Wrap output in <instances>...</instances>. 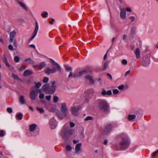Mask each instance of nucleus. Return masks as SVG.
<instances>
[{"label": "nucleus", "instance_id": "f257e3e1", "mask_svg": "<svg viewBox=\"0 0 158 158\" xmlns=\"http://www.w3.org/2000/svg\"><path fill=\"white\" fill-rule=\"evenodd\" d=\"M118 139L121 140L119 143V147L121 150L126 149L130 145V142L128 137L125 133H121L119 135Z\"/></svg>", "mask_w": 158, "mask_h": 158}, {"label": "nucleus", "instance_id": "f03ea898", "mask_svg": "<svg viewBox=\"0 0 158 158\" xmlns=\"http://www.w3.org/2000/svg\"><path fill=\"white\" fill-rule=\"evenodd\" d=\"M74 130L69 128L66 127L64 125L62 128L60 133L61 138L64 140L66 141L69 139L70 136L73 135Z\"/></svg>", "mask_w": 158, "mask_h": 158}, {"label": "nucleus", "instance_id": "7ed1b4c3", "mask_svg": "<svg viewBox=\"0 0 158 158\" xmlns=\"http://www.w3.org/2000/svg\"><path fill=\"white\" fill-rule=\"evenodd\" d=\"M37 125L35 124L30 125L26 132V134L28 136H35L38 134L39 130L37 129Z\"/></svg>", "mask_w": 158, "mask_h": 158}, {"label": "nucleus", "instance_id": "20e7f679", "mask_svg": "<svg viewBox=\"0 0 158 158\" xmlns=\"http://www.w3.org/2000/svg\"><path fill=\"white\" fill-rule=\"evenodd\" d=\"M98 107L102 111H105L107 110L109 107L108 103L106 100L100 99L98 100Z\"/></svg>", "mask_w": 158, "mask_h": 158}, {"label": "nucleus", "instance_id": "39448f33", "mask_svg": "<svg viewBox=\"0 0 158 158\" xmlns=\"http://www.w3.org/2000/svg\"><path fill=\"white\" fill-rule=\"evenodd\" d=\"M46 107L50 111L54 112L56 111V114L57 116L60 119H62L66 116V115L64 113H61L59 110L54 108H52L51 106H49L48 105L46 106Z\"/></svg>", "mask_w": 158, "mask_h": 158}, {"label": "nucleus", "instance_id": "423d86ee", "mask_svg": "<svg viewBox=\"0 0 158 158\" xmlns=\"http://www.w3.org/2000/svg\"><path fill=\"white\" fill-rule=\"evenodd\" d=\"M150 63V56H147L144 57L142 60V65L144 67H147L149 66Z\"/></svg>", "mask_w": 158, "mask_h": 158}, {"label": "nucleus", "instance_id": "0eeeda50", "mask_svg": "<svg viewBox=\"0 0 158 158\" xmlns=\"http://www.w3.org/2000/svg\"><path fill=\"white\" fill-rule=\"evenodd\" d=\"M39 89H32L30 93V95L31 98L32 100L36 99L38 93Z\"/></svg>", "mask_w": 158, "mask_h": 158}, {"label": "nucleus", "instance_id": "6e6552de", "mask_svg": "<svg viewBox=\"0 0 158 158\" xmlns=\"http://www.w3.org/2000/svg\"><path fill=\"white\" fill-rule=\"evenodd\" d=\"M80 108V107L79 106H75L73 105L71 108V113L73 115H77L78 114V111Z\"/></svg>", "mask_w": 158, "mask_h": 158}, {"label": "nucleus", "instance_id": "1a4fd4ad", "mask_svg": "<svg viewBox=\"0 0 158 158\" xmlns=\"http://www.w3.org/2000/svg\"><path fill=\"white\" fill-rule=\"evenodd\" d=\"M57 122L55 119L54 117L50 119L49 121V125L51 129H54L57 126Z\"/></svg>", "mask_w": 158, "mask_h": 158}, {"label": "nucleus", "instance_id": "9d476101", "mask_svg": "<svg viewBox=\"0 0 158 158\" xmlns=\"http://www.w3.org/2000/svg\"><path fill=\"white\" fill-rule=\"evenodd\" d=\"M55 84V82L54 81H52V85L50 86H49L48 94H52L54 93L56 88Z\"/></svg>", "mask_w": 158, "mask_h": 158}, {"label": "nucleus", "instance_id": "9b49d317", "mask_svg": "<svg viewBox=\"0 0 158 158\" xmlns=\"http://www.w3.org/2000/svg\"><path fill=\"white\" fill-rule=\"evenodd\" d=\"M35 24V27L33 33V35L30 39L31 40H32L35 37L39 29V25L38 22H36Z\"/></svg>", "mask_w": 158, "mask_h": 158}, {"label": "nucleus", "instance_id": "f8f14e48", "mask_svg": "<svg viewBox=\"0 0 158 158\" xmlns=\"http://www.w3.org/2000/svg\"><path fill=\"white\" fill-rule=\"evenodd\" d=\"M82 143H81L77 144L75 147V155L79 154L80 152H81V146Z\"/></svg>", "mask_w": 158, "mask_h": 158}, {"label": "nucleus", "instance_id": "ddd939ff", "mask_svg": "<svg viewBox=\"0 0 158 158\" xmlns=\"http://www.w3.org/2000/svg\"><path fill=\"white\" fill-rule=\"evenodd\" d=\"M60 110L63 113H67L68 110L65 103H62L61 104Z\"/></svg>", "mask_w": 158, "mask_h": 158}, {"label": "nucleus", "instance_id": "4468645a", "mask_svg": "<svg viewBox=\"0 0 158 158\" xmlns=\"http://www.w3.org/2000/svg\"><path fill=\"white\" fill-rule=\"evenodd\" d=\"M56 71V68L54 67H53L52 69L47 67L45 70V73L48 74L53 73H55Z\"/></svg>", "mask_w": 158, "mask_h": 158}, {"label": "nucleus", "instance_id": "2eb2a0df", "mask_svg": "<svg viewBox=\"0 0 158 158\" xmlns=\"http://www.w3.org/2000/svg\"><path fill=\"white\" fill-rule=\"evenodd\" d=\"M86 72V70H84L76 73L73 75V77L75 78L79 77L81 76L83 74H85Z\"/></svg>", "mask_w": 158, "mask_h": 158}, {"label": "nucleus", "instance_id": "dca6fc26", "mask_svg": "<svg viewBox=\"0 0 158 158\" xmlns=\"http://www.w3.org/2000/svg\"><path fill=\"white\" fill-rule=\"evenodd\" d=\"M113 128V125L112 124H108L105 127L104 131L106 133H107L111 131Z\"/></svg>", "mask_w": 158, "mask_h": 158}, {"label": "nucleus", "instance_id": "f3484780", "mask_svg": "<svg viewBox=\"0 0 158 158\" xmlns=\"http://www.w3.org/2000/svg\"><path fill=\"white\" fill-rule=\"evenodd\" d=\"M120 17L122 19H125L126 18V11L124 9H121L120 13Z\"/></svg>", "mask_w": 158, "mask_h": 158}, {"label": "nucleus", "instance_id": "a211bd4d", "mask_svg": "<svg viewBox=\"0 0 158 158\" xmlns=\"http://www.w3.org/2000/svg\"><path fill=\"white\" fill-rule=\"evenodd\" d=\"M101 94L103 96H105L106 95H112V93L111 90L106 91L105 89H103L101 92Z\"/></svg>", "mask_w": 158, "mask_h": 158}, {"label": "nucleus", "instance_id": "6ab92c4d", "mask_svg": "<svg viewBox=\"0 0 158 158\" xmlns=\"http://www.w3.org/2000/svg\"><path fill=\"white\" fill-rule=\"evenodd\" d=\"M85 78L86 79L89 81V83L91 84H93L94 83V81L93 77L87 75L85 76Z\"/></svg>", "mask_w": 158, "mask_h": 158}, {"label": "nucleus", "instance_id": "aec40b11", "mask_svg": "<svg viewBox=\"0 0 158 158\" xmlns=\"http://www.w3.org/2000/svg\"><path fill=\"white\" fill-rule=\"evenodd\" d=\"M33 74L32 72L30 70H26L23 73V75L25 77H26L29 75H31Z\"/></svg>", "mask_w": 158, "mask_h": 158}, {"label": "nucleus", "instance_id": "412c9836", "mask_svg": "<svg viewBox=\"0 0 158 158\" xmlns=\"http://www.w3.org/2000/svg\"><path fill=\"white\" fill-rule=\"evenodd\" d=\"M16 34V32L15 31H13L10 32V43L13 42V40L15 38Z\"/></svg>", "mask_w": 158, "mask_h": 158}, {"label": "nucleus", "instance_id": "4be33fe9", "mask_svg": "<svg viewBox=\"0 0 158 158\" xmlns=\"http://www.w3.org/2000/svg\"><path fill=\"white\" fill-rule=\"evenodd\" d=\"M49 85L48 84H45L42 86L43 89L48 94V88L49 87Z\"/></svg>", "mask_w": 158, "mask_h": 158}, {"label": "nucleus", "instance_id": "5701e85b", "mask_svg": "<svg viewBox=\"0 0 158 158\" xmlns=\"http://www.w3.org/2000/svg\"><path fill=\"white\" fill-rule=\"evenodd\" d=\"M136 28L135 26H133L131 27L130 32V34L131 36L135 34L136 31Z\"/></svg>", "mask_w": 158, "mask_h": 158}, {"label": "nucleus", "instance_id": "b1692460", "mask_svg": "<svg viewBox=\"0 0 158 158\" xmlns=\"http://www.w3.org/2000/svg\"><path fill=\"white\" fill-rule=\"evenodd\" d=\"M51 60L54 63H55L56 67V70L60 72L61 71V67L60 65L57 63L55 62L52 59H51Z\"/></svg>", "mask_w": 158, "mask_h": 158}, {"label": "nucleus", "instance_id": "393cba45", "mask_svg": "<svg viewBox=\"0 0 158 158\" xmlns=\"http://www.w3.org/2000/svg\"><path fill=\"white\" fill-rule=\"evenodd\" d=\"M136 117V116L134 114H129L127 117V119L129 121H131L134 119Z\"/></svg>", "mask_w": 158, "mask_h": 158}, {"label": "nucleus", "instance_id": "a878e982", "mask_svg": "<svg viewBox=\"0 0 158 158\" xmlns=\"http://www.w3.org/2000/svg\"><path fill=\"white\" fill-rule=\"evenodd\" d=\"M18 3L26 11H27V9L26 5L23 3L20 2L19 1H18Z\"/></svg>", "mask_w": 158, "mask_h": 158}, {"label": "nucleus", "instance_id": "bb28decb", "mask_svg": "<svg viewBox=\"0 0 158 158\" xmlns=\"http://www.w3.org/2000/svg\"><path fill=\"white\" fill-rule=\"evenodd\" d=\"M38 93L40 94L39 98L40 99H43L44 97V94L43 93L41 89H39Z\"/></svg>", "mask_w": 158, "mask_h": 158}, {"label": "nucleus", "instance_id": "cd10ccee", "mask_svg": "<svg viewBox=\"0 0 158 158\" xmlns=\"http://www.w3.org/2000/svg\"><path fill=\"white\" fill-rule=\"evenodd\" d=\"M13 44L14 46L10 44V49H15L17 46L16 42L15 40H14L13 42Z\"/></svg>", "mask_w": 158, "mask_h": 158}, {"label": "nucleus", "instance_id": "c85d7f7f", "mask_svg": "<svg viewBox=\"0 0 158 158\" xmlns=\"http://www.w3.org/2000/svg\"><path fill=\"white\" fill-rule=\"evenodd\" d=\"M135 53L137 59H139L140 57V50H135Z\"/></svg>", "mask_w": 158, "mask_h": 158}, {"label": "nucleus", "instance_id": "c756f323", "mask_svg": "<svg viewBox=\"0 0 158 158\" xmlns=\"http://www.w3.org/2000/svg\"><path fill=\"white\" fill-rule=\"evenodd\" d=\"M46 64L44 62H43L38 65V68L40 70H41L44 68Z\"/></svg>", "mask_w": 158, "mask_h": 158}, {"label": "nucleus", "instance_id": "7c9ffc66", "mask_svg": "<svg viewBox=\"0 0 158 158\" xmlns=\"http://www.w3.org/2000/svg\"><path fill=\"white\" fill-rule=\"evenodd\" d=\"M19 101L20 103L22 104H24L25 103L24 99V97L23 96H21L20 97Z\"/></svg>", "mask_w": 158, "mask_h": 158}, {"label": "nucleus", "instance_id": "2f4dec72", "mask_svg": "<svg viewBox=\"0 0 158 158\" xmlns=\"http://www.w3.org/2000/svg\"><path fill=\"white\" fill-rule=\"evenodd\" d=\"M24 61L28 62L30 64H34V62L30 58H28L26 59Z\"/></svg>", "mask_w": 158, "mask_h": 158}, {"label": "nucleus", "instance_id": "473e14b6", "mask_svg": "<svg viewBox=\"0 0 158 158\" xmlns=\"http://www.w3.org/2000/svg\"><path fill=\"white\" fill-rule=\"evenodd\" d=\"M129 19L130 20V23H131L133 22H135L136 20V18L135 16H132L129 17Z\"/></svg>", "mask_w": 158, "mask_h": 158}, {"label": "nucleus", "instance_id": "72a5a7b5", "mask_svg": "<svg viewBox=\"0 0 158 158\" xmlns=\"http://www.w3.org/2000/svg\"><path fill=\"white\" fill-rule=\"evenodd\" d=\"M23 114L22 113L17 114L16 115V117L19 120H21L22 119Z\"/></svg>", "mask_w": 158, "mask_h": 158}, {"label": "nucleus", "instance_id": "f704fd0d", "mask_svg": "<svg viewBox=\"0 0 158 158\" xmlns=\"http://www.w3.org/2000/svg\"><path fill=\"white\" fill-rule=\"evenodd\" d=\"M35 87L36 88H39L41 85V83L40 82H38L37 83L35 82Z\"/></svg>", "mask_w": 158, "mask_h": 158}, {"label": "nucleus", "instance_id": "c9c22d12", "mask_svg": "<svg viewBox=\"0 0 158 158\" xmlns=\"http://www.w3.org/2000/svg\"><path fill=\"white\" fill-rule=\"evenodd\" d=\"M72 149V147L69 145H67L66 147V150L67 151L70 152Z\"/></svg>", "mask_w": 158, "mask_h": 158}, {"label": "nucleus", "instance_id": "e433bc0d", "mask_svg": "<svg viewBox=\"0 0 158 158\" xmlns=\"http://www.w3.org/2000/svg\"><path fill=\"white\" fill-rule=\"evenodd\" d=\"M3 60H4V62L5 63L6 65L7 66V67H9V64L8 63V62H7V59H6V57L5 56H4V59H3Z\"/></svg>", "mask_w": 158, "mask_h": 158}, {"label": "nucleus", "instance_id": "4c0bfd02", "mask_svg": "<svg viewBox=\"0 0 158 158\" xmlns=\"http://www.w3.org/2000/svg\"><path fill=\"white\" fill-rule=\"evenodd\" d=\"M112 91L114 94H117L119 92V90L117 89H113Z\"/></svg>", "mask_w": 158, "mask_h": 158}, {"label": "nucleus", "instance_id": "58836bf2", "mask_svg": "<svg viewBox=\"0 0 158 158\" xmlns=\"http://www.w3.org/2000/svg\"><path fill=\"white\" fill-rule=\"evenodd\" d=\"M36 109L40 113H43L44 112V110L42 108H39L38 107H36Z\"/></svg>", "mask_w": 158, "mask_h": 158}, {"label": "nucleus", "instance_id": "ea45409f", "mask_svg": "<svg viewBox=\"0 0 158 158\" xmlns=\"http://www.w3.org/2000/svg\"><path fill=\"white\" fill-rule=\"evenodd\" d=\"M58 98L57 96H54L53 97V102L54 103H56L58 100Z\"/></svg>", "mask_w": 158, "mask_h": 158}, {"label": "nucleus", "instance_id": "a19ab883", "mask_svg": "<svg viewBox=\"0 0 158 158\" xmlns=\"http://www.w3.org/2000/svg\"><path fill=\"white\" fill-rule=\"evenodd\" d=\"M19 57L16 56L14 57V60L16 62H19Z\"/></svg>", "mask_w": 158, "mask_h": 158}, {"label": "nucleus", "instance_id": "79ce46f5", "mask_svg": "<svg viewBox=\"0 0 158 158\" xmlns=\"http://www.w3.org/2000/svg\"><path fill=\"white\" fill-rule=\"evenodd\" d=\"M108 62H106L104 64L103 69V70L106 69L107 67L108 66Z\"/></svg>", "mask_w": 158, "mask_h": 158}, {"label": "nucleus", "instance_id": "37998d69", "mask_svg": "<svg viewBox=\"0 0 158 158\" xmlns=\"http://www.w3.org/2000/svg\"><path fill=\"white\" fill-rule=\"evenodd\" d=\"M93 119L92 117L90 116H87L85 119V121H88L91 120Z\"/></svg>", "mask_w": 158, "mask_h": 158}, {"label": "nucleus", "instance_id": "c03bdc74", "mask_svg": "<svg viewBox=\"0 0 158 158\" xmlns=\"http://www.w3.org/2000/svg\"><path fill=\"white\" fill-rule=\"evenodd\" d=\"M123 65H126L127 64V61L126 59H123L121 61Z\"/></svg>", "mask_w": 158, "mask_h": 158}, {"label": "nucleus", "instance_id": "a18cd8bd", "mask_svg": "<svg viewBox=\"0 0 158 158\" xmlns=\"http://www.w3.org/2000/svg\"><path fill=\"white\" fill-rule=\"evenodd\" d=\"M48 81V78L46 77H44L43 80V82L44 83H47Z\"/></svg>", "mask_w": 158, "mask_h": 158}, {"label": "nucleus", "instance_id": "49530a36", "mask_svg": "<svg viewBox=\"0 0 158 158\" xmlns=\"http://www.w3.org/2000/svg\"><path fill=\"white\" fill-rule=\"evenodd\" d=\"M48 15V13L46 12H45L42 14V16L44 18H46Z\"/></svg>", "mask_w": 158, "mask_h": 158}, {"label": "nucleus", "instance_id": "de8ad7c7", "mask_svg": "<svg viewBox=\"0 0 158 158\" xmlns=\"http://www.w3.org/2000/svg\"><path fill=\"white\" fill-rule=\"evenodd\" d=\"M27 68V67L25 65H23L19 69V70L20 71H22L23 70Z\"/></svg>", "mask_w": 158, "mask_h": 158}, {"label": "nucleus", "instance_id": "09e8293b", "mask_svg": "<svg viewBox=\"0 0 158 158\" xmlns=\"http://www.w3.org/2000/svg\"><path fill=\"white\" fill-rule=\"evenodd\" d=\"M12 77L13 78L15 79H19V78L18 77V76L15 74H13L12 75Z\"/></svg>", "mask_w": 158, "mask_h": 158}, {"label": "nucleus", "instance_id": "8fccbe9b", "mask_svg": "<svg viewBox=\"0 0 158 158\" xmlns=\"http://www.w3.org/2000/svg\"><path fill=\"white\" fill-rule=\"evenodd\" d=\"M5 132L4 131H0V137H3L4 135Z\"/></svg>", "mask_w": 158, "mask_h": 158}, {"label": "nucleus", "instance_id": "3c124183", "mask_svg": "<svg viewBox=\"0 0 158 158\" xmlns=\"http://www.w3.org/2000/svg\"><path fill=\"white\" fill-rule=\"evenodd\" d=\"M118 88L119 90H122L124 89V85H121L118 86Z\"/></svg>", "mask_w": 158, "mask_h": 158}, {"label": "nucleus", "instance_id": "603ef678", "mask_svg": "<svg viewBox=\"0 0 158 158\" xmlns=\"http://www.w3.org/2000/svg\"><path fill=\"white\" fill-rule=\"evenodd\" d=\"M69 125L70 126V127L71 128L75 126V124L74 123L72 122H70Z\"/></svg>", "mask_w": 158, "mask_h": 158}, {"label": "nucleus", "instance_id": "864d4df0", "mask_svg": "<svg viewBox=\"0 0 158 158\" xmlns=\"http://www.w3.org/2000/svg\"><path fill=\"white\" fill-rule=\"evenodd\" d=\"M46 98L47 100L50 101L51 98V95L47 96L46 97Z\"/></svg>", "mask_w": 158, "mask_h": 158}, {"label": "nucleus", "instance_id": "5fc2aeb1", "mask_svg": "<svg viewBox=\"0 0 158 158\" xmlns=\"http://www.w3.org/2000/svg\"><path fill=\"white\" fill-rule=\"evenodd\" d=\"M66 69L68 71H70L72 69V68L70 67L66 66L65 67Z\"/></svg>", "mask_w": 158, "mask_h": 158}, {"label": "nucleus", "instance_id": "6e6d98bb", "mask_svg": "<svg viewBox=\"0 0 158 158\" xmlns=\"http://www.w3.org/2000/svg\"><path fill=\"white\" fill-rule=\"evenodd\" d=\"M107 76L110 79V80L112 79V77L111 75L109 73L107 74Z\"/></svg>", "mask_w": 158, "mask_h": 158}, {"label": "nucleus", "instance_id": "4d7b16f0", "mask_svg": "<svg viewBox=\"0 0 158 158\" xmlns=\"http://www.w3.org/2000/svg\"><path fill=\"white\" fill-rule=\"evenodd\" d=\"M130 70L127 71L125 73V76L126 77L127 75H129L130 73Z\"/></svg>", "mask_w": 158, "mask_h": 158}, {"label": "nucleus", "instance_id": "13d9d810", "mask_svg": "<svg viewBox=\"0 0 158 158\" xmlns=\"http://www.w3.org/2000/svg\"><path fill=\"white\" fill-rule=\"evenodd\" d=\"M108 52H109V50H108L107 51L106 53L104 55V58H103L104 60H105L106 59L107 56V53Z\"/></svg>", "mask_w": 158, "mask_h": 158}, {"label": "nucleus", "instance_id": "bf43d9fd", "mask_svg": "<svg viewBox=\"0 0 158 158\" xmlns=\"http://www.w3.org/2000/svg\"><path fill=\"white\" fill-rule=\"evenodd\" d=\"M127 35L126 34H124L123 35V40H126V38H127Z\"/></svg>", "mask_w": 158, "mask_h": 158}, {"label": "nucleus", "instance_id": "052dcab7", "mask_svg": "<svg viewBox=\"0 0 158 158\" xmlns=\"http://www.w3.org/2000/svg\"><path fill=\"white\" fill-rule=\"evenodd\" d=\"M54 19H51V21L49 22L50 24H53V23L54 21Z\"/></svg>", "mask_w": 158, "mask_h": 158}, {"label": "nucleus", "instance_id": "680f3d73", "mask_svg": "<svg viewBox=\"0 0 158 158\" xmlns=\"http://www.w3.org/2000/svg\"><path fill=\"white\" fill-rule=\"evenodd\" d=\"M126 10L127 12H131V9L129 8H126Z\"/></svg>", "mask_w": 158, "mask_h": 158}, {"label": "nucleus", "instance_id": "e2e57ef3", "mask_svg": "<svg viewBox=\"0 0 158 158\" xmlns=\"http://www.w3.org/2000/svg\"><path fill=\"white\" fill-rule=\"evenodd\" d=\"M157 154V152H156V151L155 152L152 153V157H154Z\"/></svg>", "mask_w": 158, "mask_h": 158}, {"label": "nucleus", "instance_id": "0e129e2a", "mask_svg": "<svg viewBox=\"0 0 158 158\" xmlns=\"http://www.w3.org/2000/svg\"><path fill=\"white\" fill-rule=\"evenodd\" d=\"M72 76L73 77V73L72 72H71L69 73V75L68 77H71Z\"/></svg>", "mask_w": 158, "mask_h": 158}, {"label": "nucleus", "instance_id": "69168bd1", "mask_svg": "<svg viewBox=\"0 0 158 158\" xmlns=\"http://www.w3.org/2000/svg\"><path fill=\"white\" fill-rule=\"evenodd\" d=\"M108 143V141L107 139H105L104 142V143L105 145H107Z\"/></svg>", "mask_w": 158, "mask_h": 158}, {"label": "nucleus", "instance_id": "338daca9", "mask_svg": "<svg viewBox=\"0 0 158 158\" xmlns=\"http://www.w3.org/2000/svg\"><path fill=\"white\" fill-rule=\"evenodd\" d=\"M30 46L32 47L33 48H35V46L34 44H31L30 45Z\"/></svg>", "mask_w": 158, "mask_h": 158}, {"label": "nucleus", "instance_id": "774afa93", "mask_svg": "<svg viewBox=\"0 0 158 158\" xmlns=\"http://www.w3.org/2000/svg\"><path fill=\"white\" fill-rule=\"evenodd\" d=\"M155 47L156 48L158 49V41L157 42V43L156 44Z\"/></svg>", "mask_w": 158, "mask_h": 158}]
</instances>
